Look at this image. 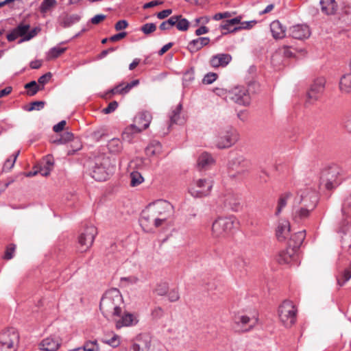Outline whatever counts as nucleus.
Segmentation results:
<instances>
[{
    "label": "nucleus",
    "mask_w": 351,
    "mask_h": 351,
    "mask_svg": "<svg viewBox=\"0 0 351 351\" xmlns=\"http://www.w3.org/2000/svg\"><path fill=\"white\" fill-rule=\"evenodd\" d=\"M151 348V338L148 335H140L132 344L133 351H149Z\"/></svg>",
    "instance_id": "21"
},
{
    "label": "nucleus",
    "mask_w": 351,
    "mask_h": 351,
    "mask_svg": "<svg viewBox=\"0 0 351 351\" xmlns=\"http://www.w3.org/2000/svg\"><path fill=\"white\" fill-rule=\"evenodd\" d=\"M62 343V339L58 335H51L45 338L39 344L43 351H56Z\"/></svg>",
    "instance_id": "15"
},
{
    "label": "nucleus",
    "mask_w": 351,
    "mask_h": 351,
    "mask_svg": "<svg viewBox=\"0 0 351 351\" xmlns=\"http://www.w3.org/2000/svg\"><path fill=\"white\" fill-rule=\"evenodd\" d=\"M51 77V73L50 72H49V73H47L43 75L42 76H40L38 78V82L39 84L44 85L49 82V80H50Z\"/></svg>",
    "instance_id": "63"
},
{
    "label": "nucleus",
    "mask_w": 351,
    "mask_h": 351,
    "mask_svg": "<svg viewBox=\"0 0 351 351\" xmlns=\"http://www.w3.org/2000/svg\"><path fill=\"white\" fill-rule=\"evenodd\" d=\"M340 173L341 169L336 165L324 169L320 173L317 187L323 186L328 190L333 189L340 184L339 180Z\"/></svg>",
    "instance_id": "3"
},
{
    "label": "nucleus",
    "mask_w": 351,
    "mask_h": 351,
    "mask_svg": "<svg viewBox=\"0 0 351 351\" xmlns=\"http://www.w3.org/2000/svg\"><path fill=\"white\" fill-rule=\"evenodd\" d=\"M80 19V16L77 14L66 15L62 19V21H61V25L64 27H68L78 22Z\"/></svg>",
    "instance_id": "38"
},
{
    "label": "nucleus",
    "mask_w": 351,
    "mask_h": 351,
    "mask_svg": "<svg viewBox=\"0 0 351 351\" xmlns=\"http://www.w3.org/2000/svg\"><path fill=\"white\" fill-rule=\"evenodd\" d=\"M270 30L274 39H281L285 36V27L276 20L270 24Z\"/></svg>",
    "instance_id": "28"
},
{
    "label": "nucleus",
    "mask_w": 351,
    "mask_h": 351,
    "mask_svg": "<svg viewBox=\"0 0 351 351\" xmlns=\"http://www.w3.org/2000/svg\"><path fill=\"white\" fill-rule=\"evenodd\" d=\"M313 210L301 205L294 206L292 213L293 219L295 222L300 223L308 219Z\"/></svg>",
    "instance_id": "23"
},
{
    "label": "nucleus",
    "mask_w": 351,
    "mask_h": 351,
    "mask_svg": "<svg viewBox=\"0 0 351 351\" xmlns=\"http://www.w3.org/2000/svg\"><path fill=\"white\" fill-rule=\"evenodd\" d=\"M290 232V223L288 220L280 219L276 228V237L279 241H284Z\"/></svg>",
    "instance_id": "24"
},
{
    "label": "nucleus",
    "mask_w": 351,
    "mask_h": 351,
    "mask_svg": "<svg viewBox=\"0 0 351 351\" xmlns=\"http://www.w3.org/2000/svg\"><path fill=\"white\" fill-rule=\"evenodd\" d=\"M318 194L316 189L306 187L300 189L295 198V204L309 208L314 210L318 203Z\"/></svg>",
    "instance_id": "4"
},
{
    "label": "nucleus",
    "mask_w": 351,
    "mask_h": 351,
    "mask_svg": "<svg viewBox=\"0 0 351 351\" xmlns=\"http://www.w3.org/2000/svg\"><path fill=\"white\" fill-rule=\"evenodd\" d=\"M325 80L324 78H319L316 80L311 85L310 90L308 93V97L311 100H317L319 98L325 88Z\"/></svg>",
    "instance_id": "19"
},
{
    "label": "nucleus",
    "mask_w": 351,
    "mask_h": 351,
    "mask_svg": "<svg viewBox=\"0 0 351 351\" xmlns=\"http://www.w3.org/2000/svg\"><path fill=\"white\" fill-rule=\"evenodd\" d=\"M281 53L287 58H291L293 56V52L291 51L290 48L287 46H283V47L279 49L278 52L273 55L272 60L274 61L275 58Z\"/></svg>",
    "instance_id": "50"
},
{
    "label": "nucleus",
    "mask_w": 351,
    "mask_h": 351,
    "mask_svg": "<svg viewBox=\"0 0 351 351\" xmlns=\"http://www.w3.org/2000/svg\"><path fill=\"white\" fill-rule=\"evenodd\" d=\"M123 298L117 289L107 291L99 303V309L104 316L112 319L117 329L134 326L138 322L134 314L123 310Z\"/></svg>",
    "instance_id": "1"
},
{
    "label": "nucleus",
    "mask_w": 351,
    "mask_h": 351,
    "mask_svg": "<svg viewBox=\"0 0 351 351\" xmlns=\"http://www.w3.org/2000/svg\"><path fill=\"white\" fill-rule=\"evenodd\" d=\"M19 154V152H17L15 154H12L10 158H8L5 161L3 167V171H10L14 167Z\"/></svg>",
    "instance_id": "46"
},
{
    "label": "nucleus",
    "mask_w": 351,
    "mask_h": 351,
    "mask_svg": "<svg viewBox=\"0 0 351 351\" xmlns=\"http://www.w3.org/2000/svg\"><path fill=\"white\" fill-rule=\"evenodd\" d=\"M29 25L28 24H19L7 35V39L8 41L12 42L15 40L19 37H24L27 31H29Z\"/></svg>",
    "instance_id": "26"
},
{
    "label": "nucleus",
    "mask_w": 351,
    "mask_h": 351,
    "mask_svg": "<svg viewBox=\"0 0 351 351\" xmlns=\"http://www.w3.org/2000/svg\"><path fill=\"white\" fill-rule=\"evenodd\" d=\"M217 204L233 211H237L241 206V198L238 194L227 190L222 192L218 197Z\"/></svg>",
    "instance_id": "10"
},
{
    "label": "nucleus",
    "mask_w": 351,
    "mask_h": 351,
    "mask_svg": "<svg viewBox=\"0 0 351 351\" xmlns=\"http://www.w3.org/2000/svg\"><path fill=\"white\" fill-rule=\"evenodd\" d=\"M141 132V129L135 124L127 127L122 133V138L124 141L131 142L134 134Z\"/></svg>",
    "instance_id": "34"
},
{
    "label": "nucleus",
    "mask_w": 351,
    "mask_h": 351,
    "mask_svg": "<svg viewBox=\"0 0 351 351\" xmlns=\"http://www.w3.org/2000/svg\"><path fill=\"white\" fill-rule=\"evenodd\" d=\"M161 151L162 145L156 141L151 142L145 149V153L148 156H157L161 153Z\"/></svg>",
    "instance_id": "35"
},
{
    "label": "nucleus",
    "mask_w": 351,
    "mask_h": 351,
    "mask_svg": "<svg viewBox=\"0 0 351 351\" xmlns=\"http://www.w3.org/2000/svg\"><path fill=\"white\" fill-rule=\"evenodd\" d=\"M15 249L16 245L14 244H10L6 248L3 258L6 260L12 258Z\"/></svg>",
    "instance_id": "57"
},
{
    "label": "nucleus",
    "mask_w": 351,
    "mask_h": 351,
    "mask_svg": "<svg viewBox=\"0 0 351 351\" xmlns=\"http://www.w3.org/2000/svg\"><path fill=\"white\" fill-rule=\"evenodd\" d=\"M217 78V75L215 73H208L204 75L203 78V83L204 84H210L214 82Z\"/></svg>",
    "instance_id": "55"
},
{
    "label": "nucleus",
    "mask_w": 351,
    "mask_h": 351,
    "mask_svg": "<svg viewBox=\"0 0 351 351\" xmlns=\"http://www.w3.org/2000/svg\"><path fill=\"white\" fill-rule=\"evenodd\" d=\"M321 10L327 15L335 14L337 10V3L335 0H320Z\"/></svg>",
    "instance_id": "29"
},
{
    "label": "nucleus",
    "mask_w": 351,
    "mask_h": 351,
    "mask_svg": "<svg viewBox=\"0 0 351 351\" xmlns=\"http://www.w3.org/2000/svg\"><path fill=\"white\" fill-rule=\"evenodd\" d=\"M209 43L210 38L208 37H199L189 43L187 49L191 53H194L199 51L204 47L207 46Z\"/></svg>",
    "instance_id": "25"
},
{
    "label": "nucleus",
    "mask_w": 351,
    "mask_h": 351,
    "mask_svg": "<svg viewBox=\"0 0 351 351\" xmlns=\"http://www.w3.org/2000/svg\"><path fill=\"white\" fill-rule=\"evenodd\" d=\"M339 88L341 93L348 94L351 93V73L341 76L339 82Z\"/></svg>",
    "instance_id": "33"
},
{
    "label": "nucleus",
    "mask_w": 351,
    "mask_h": 351,
    "mask_svg": "<svg viewBox=\"0 0 351 351\" xmlns=\"http://www.w3.org/2000/svg\"><path fill=\"white\" fill-rule=\"evenodd\" d=\"M195 79L194 72L188 71L184 73L182 82L184 86H189Z\"/></svg>",
    "instance_id": "49"
},
{
    "label": "nucleus",
    "mask_w": 351,
    "mask_h": 351,
    "mask_svg": "<svg viewBox=\"0 0 351 351\" xmlns=\"http://www.w3.org/2000/svg\"><path fill=\"white\" fill-rule=\"evenodd\" d=\"M83 349L84 351H99V348L96 340L86 342L82 348H77L70 351H78Z\"/></svg>",
    "instance_id": "41"
},
{
    "label": "nucleus",
    "mask_w": 351,
    "mask_h": 351,
    "mask_svg": "<svg viewBox=\"0 0 351 351\" xmlns=\"http://www.w3.org/2000/svg\"><path fill=\"white\" fill-rule=\"evenodd\" d=\"M163 314L164 311L160 306L155 307L152 311V315L154 319H160L163 316Z\"/></svg>",
    "instance_id": "61"
},
{
    "label": "nucleus",
    "mask_w": 351,
    "mask_h": 351,
    "mask_svg": "<svg viewBox=\"0 0 351 351\" xmlns=\"http://www.w3.org/2000/svg\"><path fill=\"white\" fill-rule=\"evenodd\" d=\"M257 318L250 317L247 315H238L234 319L237 330L241 332H247L257 323Z\"/></svg>",
    "instance_id": "14"
},
{
    "label": "nucleus",
    "mask_w": 351,
    "mask_h": 351,
    "mask_svg": "<svg viewBox=\"0 0 351 351\" xmlns=\"http://www.w3.org/2000/svg\"><path fill=\"white\" fill-rule=\"evenodd\" d=\"M97 234V228L94 226L86 227L78 237V250L80 252L87 251L92 246Z\"/></svg>",
    "instance_id": "12"
},
{
    "label": "nucleus",
    "mask_w": 351,
    "mask_h": 351,
    "mask_svg": "<svg viewBox=\"0 0 351 351\" xmlns=\"http://www.w3.org/2000/svg\"><path fill=\"white\" fill-rule=\"evenodd\" d=\"M19 342V335L14 328H8L0 334V348L1 350L15 351Z\"/></svg>",
    "instance_id": "9"
},
{
    "label": "nucleus",
    "mask_w": 351,
    "mask_h": 351,
    "mask_svg": "<svg viewBox=\"0 0 351 351\" xmlns=\"http://www.w3.org/2000/svg\"><path fill=\"white\" fill-rule=\"evenodd\" d=\"M108 148L111 153H119L123 148L122 143L119 138H114L109 141Z\"/></svg>",
    "instance_id": "37"
},
{
    "label": "nucleus",
    "mask_w": 351,
    "mask_h": 351,
    "mask_svg": "<svg viewBox=\"0 0 351 351\" xmlns=\"http://www.w3.org/2000/svg\"><path fill=\"white\" fill-rule=\"evenodd\" d=\"M108 162V158H103L101 162H97L93 167L90 173L91 177L97 181H104L107 179L108 174L105 165Z\"/></svg>",
    "instance_id": "16"
},
{
    "label": "nucleus",
    "mask_w": 351,
    "mask_h": 351,
    "mask_svg": "<svg viewBox=\"0 0 351 351\" xmlns=\"http://www.w3.org/2000/svg\"><path fill=\"white\" fill-rule=\"evenodd\" d=\"M66 124V121L62 120V121H60L58 123L53 125V130L55 132H60L64 130Z\"/></svg>",
    "instance_id": "64"
},
{
    "label": "nucleus",
    "mask_w": 351,
    "mask_h": 351,
    "mask_svg": "<svg viewBox=\"0 0 351 351\" xmlns=\"http://www.w3.org/2000/svg\"><path fill=\"white\" fill-rule=\"evenodd\" d=\"M118 107V103L116 101H111L106 108L102 110L104 114H110L114 112Z\"/></svg>",
    "instance_id": "59"
},
{
    "label": "nucleus",
    "mask_w": 351,
    "mask_h": 351,
    "mask_svg": "<svg viewBox=\"0 0 351 351\" xmlns=\"http://www.w3.org/2000/svg\"><path fill=\"white\" fill-rule=\"evenodd\" d=\"M296 309L293 303L285 300L279 306L278 316L285 327H291L296 321Z\"/></svg>",
    "instance_id": "8"
},
{
    "label": "nucleus",
    "mask_w": 351,
    "mask_h": 351,
    "mask_svg": "<svg viewBox=\"0 0 351 351\" xmlns=\"http://www.w3.org/2000/svg\"><path fill=\"white\" fill-rule=\"evenodd\" d=\"M306 237L305 231H299L291 235L289 241V246L295 248L298 251V248L302 244Z\"/></svg>",
    "instance_id": "32"
},
{
    "label": "nucleus",
    "mask_w": 351,
    "mask_h": 351,
    "mask_svg": "<svg viewBox=\"0 0 351 351\" xmlns=\"http://www.w3.org/2000/svg\"><path fill=\"white\" fill-rule=\"evenodd\" d=\"M143 181L144 178L139 172L133 171L130 173V185L132 186H138Z\"/></svg>",
    "instance_id": "44"
},
{
    "label": "nucleus",
    "mask_w": 351,
    "mask_h": 351,
    "mask_svg": "<svg viewBox=\"0 0 351 351\" xmlns=\"http://www.w3.org/2000/svg\"><path fill=\"white\" fill-rule=\"evenodd\" d=\"M66 50V47H60V46H56L50 49L47 54L48 60H52L58 58Z\"/></svg>",
    "instance_id": "39"
},
{
    "label": "nucleus",
    "mask_w": 351,
    "mask_h": 351,
    "mask_svg": "<svg viewBox=\"0 0 351 351\" xmlns=\"http://www.w3.org/2000/svg\"><path fill=\"white\" fill-rule=\"evenodd\" d=\"M168 283L166 282H160L156 285L155 289H154V292L158 295L163 296L168 293Z\"/></svg>",
    "instance_id": "42"
},
{
    "label": "nucleus",
    "mask_w": 351,
    "mask_h": 351,
    "mask_svg": "<svg viewBox=\"0 0 351 351\" xmlns=\"http://www.w3.org/2000/svg\"><path fill=\"white\" fill-rule=\"evenodd\" d=\"M213 182L206 178L194 180L189 187V193L195 198H202L210 195Z\"/></svg>",
    "instance_id": "7"
},
{
    "label": "nucleus",
    "mask_w": 351,
    "mask_h": 351,
    "mask_svg": "<svg viewBox=\"0 0 351 351\" xmlns=\"http://www.w3.org/2000/svg\"><path fill=\"white\" fill-rule=\"evenodd\" d=\"M256 23V21H244L241 23V25L239 27H234L232 31H237L241 29H249L252 28Z\"/></svg>",
    "instance_id": "54"
},
{
    "label": "nucleus",
    "mask_w": 351,
    "mask_h": 351,
    "mask_svg": "<svg viewBox=\"0 0 351 351\" xmlns=\"http://www.w3.org/2000/svg\"><path fill=\"white\" fill-rule=\"evenodd\" d=\"M174 17L177 20L175 26L178 30L184 32L189 29V22L186 19L183 18L182 15H174Z\"/></svg>",
    "instance_id": "36"
},
{
    "label": "nucleus",
    "mask_w": 351,
    "mask_h": 351,
    "mask_svg": "<svg viewBox=\"0 0 351 351\" xmlns=\"http://www.w3.org/2000/svg\"><path fill=\"white\" fill-rule=\"evenodd\" d=\"M25 88L27 89V95L29 96L35 95L39 90V86L36 81H32L25 85Z\"/></svg>",
    "instance_id": "45"
},
{
    "label": "nucleus",
    "mask_w": 351,
    "mask_h": 351,
    "mask_svg": "<svg viewBox=\"0 0 351 351\" xmlns=\"http://www.w3.org/2000/svg\"><path fill=\"white\" fill-rule=\"evenodd\" d=\"M112 336L111 338H110V339L104 338V339H102L101 341L103 343L108 344L112 348H117L120 345V343H121L120 337L118 335L114 334L113 332H112Z\"/></svg>",
    "instance_id": "43"
},
{
    "label": "nucleus",
    "mask_w": 351,
    "mask_h": 351,
    "mask_svg": "<svg viewBox=\"0 0 351 351\" xmlns=\"http://www.w3.org/2000/svg\"><path fill=\"white\" fill-rule=\"evenodd\" d=\"M56 4L55 0H43L40 5V12L42 13H46L49 9L53 7Z\"/></svg>",
    "instance_id": "52"
},
{
    "label": "nucleus",
    "mask_w": 351,
    "mask_h": 351,
    "mask_svg": "<svg viewBox=\"0 0 351 351\" xmlns=\"http://www.w3.org/2000/svg\"><path fill=\"white\" fill-rule=\"evenodd\" d=\"M234 217H219L213 223L212 234L215 238L226 237L234 227Z\"/></svg>",
    "instance_id": "5"
},
{
    "label": "nucleus",
    "mask_w": 351,
    "mask_h": 351,
    "mask_svg": "<svg viewBox=\"0 0 351 351\" xmlns=\"http://www.w3.org/2000/svg\"><path fill=\"white\" fill-rule=\"evenodd\" d=\"M251 162L244 156L239 155L228 162L229 176L230 178H237L248 172L251 167Z\"/></svg>",
    "instance_id": "6"
},
{
    "label": "nucleus",
    "mask_w": 351,
    "mask_h": 351,
    "mask_svg": "<svg viewBox=\"0 0 351 351\" xmlns=\"http://www.w3.org/2000/svg\"><path fill=\"white\" fill-rule=\"evenodd\" d=\"M293 196V194L290 191H286L280 195L277 206L275 211V215L278 216L286 207L288 200H289Z\"/></svg>",
    "instance_id": "30"
},
{
    "label": "nucleus",
    "mask_w": 351,
    "mask_h": 351,
    "mask_svg": "<svg viewBox=\"0 0 351 351\" xmlns=\"http://www.w3.org/2000/svg\"><path fill=\"white\" fill-rule=\"evenodd\" d=\"M141 29L145 34H149L156 31V25L153 23H145Z\"/></svg>",
    "instance_id": "53"
},
{
    "label": "nucleus",
    "mask_w": 351,
    "mask_h": 351,
    "mask_svg": "<svg viewBox=\"0 0 351 351\" xmlns=\"http://www.w3.org/2000/svg\"><path fill=\"white\" fill-rule=\"evenodd\" d=\"M214 163L213 157L208 152L202 153L197 159V166L199 169H206Z\"/></svg>",
    "instance_id": "31"
},
{
    "label": "nucleus",
    "mask_w": 351,
    "mask_h": 351,
    "mask_svg": "<svg viewBox=\"0 0 351 351\" xmlns=\"http://www.w3.org/2000/svg\"><path fill=\"white\" fill-rule=\"evenodd\" d=\"M297 251L295 248L288 246V247L281 251L277 258V261L280 264H289L296 258Z\"/></svg>",
    "instance_id": "20"
},
{
    "label": "nucleus",
    "mask_w": 351,
    "mask_h": 351,
    "mask_svg": "<svg viewBox=\"0 0 351 351\" xmlns=\"http://www.w3.org/2000/svg\"><path fill=\"white\" fill-rule=\"evenodd\" d=\"M132 86L130 83H128L126 85L123 86V84H120L116 86L114 88L110 90V93L113 95L114 94H121L125 95L127 94L131 89Z\"/></svg>",
    "instance_id": "40"
},
{
    "label": "nucleus",
    "mask_w": 351,
    "mask_h": 351,
    "mask_svg": "<svg viewBox=\"0 0 351 351\" xmlns=\"http://www.w3.org/2000/svg\"><path fill=\"white\" fill-rule=\"evenodd\" d=\"M173 213L174 208L169 202L158 199L149 204L143 210L140 219L141 225L143 228L149 226L159 228L163 226Z\"/></svg>",
    "instance_id": "2"
},
{
    "label": "nucleus",
    "mask_w": 351,
    "mask_h": 351,
    "mask_svg": "<svg viewBox=\"0 0 351 351\" xmlns=\"http://www.w3.org/2000/svg\"><path fill=\"white\" fill-rule=\"evenodd\" d=\"M152 119V116L149 112L143 111L139 112L134 118V124L139 127L141 132L147 129Z\"/></svg>",
    "instance_id": "22"
},
{
    "label": "nucleus",
    "mask_w": 351,
    "mask_h": 351,
    "mask_svg": "<svg viewBox=\"0 0 351 351\" xmlns=\"http://www.w3.org/2000/svg\"><path fill=\"white\" fill-rule=\"evenodd\" d=\"M237 141L235 130L232 128L221 130L216 137L215 144L219 149H226L231 147Z\"/></svg>",
    "instance_id": "11"
},
{
    "label": "nucleus",
    "mask_w": 351,
    "mask_h": 351,
    "mask_svg": "<svg viewBox=\"0 0 351 351\" xmlns=\"http://www.w3.org/2000/svg\"><path fill=\"white\" fill-rule=\"evenodd\" d=\"M229 98L236 104L247 106L251 103V97L248 90L244 86H236L228 93Z\"/></svg>",
    "instance_id": "13"
},
{
    "label": "nucleus",
    "mask_w": 351,
    "mask_h": 351,
    "mask_svg": "<svg viewBox=\"0 0 351 351\" xmlns=\"http://www.w3.org/2000/svg\"><path fill=\"white\" fill-rule=\"evenodd\" d=\"M232 60L231 55L228 53H217L213 56L209 64L213 68L226 67Z\"/></svg>",
    "instance_id": "18"
},
{
    "label": "nucleus",
    "mask_w": 351,
    "mask_h": 351,
    "mask_svg": "<svg viewBox=\"0 0 351 351\" xmlns=\"http://www.w3.org/2000/svg\"><path fill=\"white\" fill-rule=\"evenodd\" d=\"M176 22H177V20H176V18L174 17V16H172L168 20L163 21L160 25L159 27L161 30H167V29H169L173 26H174Z\"/></svg>",
    "instance_id": "51"
},
{
    "label": "nucleus",
    "mask_w": 351,
    "mask_h": 351,
    "mask_svg": "<svg viewBox=\"0 0 351 351\" xmlns=\"http://www.w3.org/2000/svg\"><path fill=\"white\" fill-rule=\"evenodd\" d=\"M247 263L245 260L242 257H238L235 259L234 266L239 270H242L245 267Z\"/></svg>",
    "instance_id": "60"
},
{
    "label": "nucleus",
    "mask_w": 351,
    "mask_h": 351,
    "mask_svg": "<svg viewBox=\"0 0 351 351\" xmlns=\"http://www.w3.org/2000/svg\"><path fill=\"white\" fill-rule=\"evenodd\" d=\"M182 110V104H178L174 108H173L169 113V129L173 124H182L184 123V119L181 118V112Z\"/></svg>",
    "instance_id": "27"
},
{
    "label": "nucleus",
    "mask_w": 351,
    "mask_h": 351,
    "mask_svg": "<svg viewBox=\"0 0 351 351\" xmlns=\"http://www.w3.org/2000/svg\"><path fill=\"white\" fill-rule=\"evenodd\" d=\"M351 278V270L346 269L343 271L341 275L337 277V284L339 286L342 287L348 280Z\"/></svg>",
    "instance_id": "47"
},
{
    "label": "nucleus",
    "mask_w": 351,
    "mask_h": 351,
    "mask_svg": "<svg viewBox=\"0 0 351 351\" xmlns=\"http://www.w3.org/2000/svg\"><path fill=\"white\" fill-rule=\"evenodd\" d=\"M289 35L295 39L302 40L310 36L311 31L306 25H296L289 28Z\"/></svg>",
    "instance_id": "17"
},
{
    "label": "nucleus",
    "mask_w": 351,
    "mask_h": 351,
    "mask_svg": "<svg viewBox=\"0 0 351 351\" xmlns=\"http://www.w3.org/2000/svg\"><path fill=\"white\" fill-rule=\"evenodd\" d=\"M343 215L349 216L351 214V194L346 198L342 206Z\"/></svg>",
    "instance_id": "48"
},
{
    "label": "nucleus",
    "mask_w": 351,
    "mask_h": 351,
    "mask_svg": "<svg viewBox=\"0 0 351 351\" xmlns=\"http://www.w3.org/2000/svg\"><path fill=\"white\" fill-rule=\"evenodd\" d=\"M31 106L27 109L28 111L40 110L45 106V102L43 101H35L31 103Z\"/></svg>",
    "instance_id": "58"
},
{
    "label": "nucleus",
    "mask_w": 351,
    "mask_h": 351,
    "mask_svg": "<svg viewBox=\"0 0 351 351\" xmlns=\"http://www.w3.org/2000/svg\"><path fill=\"white\" fill-rule=\"evenodd\" d=\"M128 25L127 21L120 20L117 21L114 25V28L117 31H120L125 29Z\"/></svg>",
    "instance_id": "62"
},
{
    "label": "nucleus",
    "mask_w": 351,
    "mask_h": 351,
    "mask_svg": "<svg viewBox=\"0 0 351 351\" xmlns=\"http://www.w3.org/2000/svg\"><path fill=\"white\" fill-rule=\"evenodd\" d=\"M168 298L171 302L178 301L180 299L178 289L177 288H174L170 290L168 293Z\"/></svg>",
    "instance_id": "56"
}]
</instances>
